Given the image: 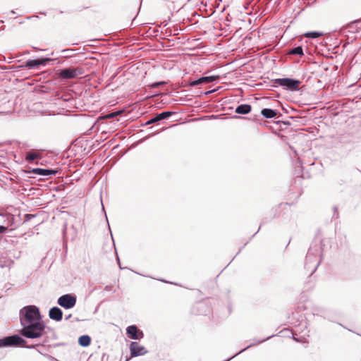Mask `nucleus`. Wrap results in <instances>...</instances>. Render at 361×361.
<instances>
[{
    "label": "nucleus",
    "instance_id": "cd10ccee",
    "mask_svg": "<svg viewBox=\"0 0 361 361\" xmlns=\"http://www.w3.org/2000/svg\"><path fill=\"white\" fill-rule=\"evenodd\" d=\"M217 90H218V89H213V90H207V91H206L204 92V94L205 95H209L210 94H212V93L215 92Z\"/></svg>",
    "mask_w": 361,
    "mask_h": 361
},
{
    "label": "nucleus",
    "instance_id": "9b49d317",
    "mask_svg": "<svg viewBox=\"0 0 361 361\" xmlns=\"http://www.w3.org/2000/svg\"><path fill=\"white\" fill-rule=\"evenodd\" d=\"M28 173H34L41 176H50L56 175L58 173V171L54 169L35 168L30 170Z\"/></svg>",
    "mask_w": 361,
    "mask_h": 361
},
{
    "label": "nucleus",
    "instance_id": "72a5a7b5",
    "mask_svg": "<svg viewBox=\"0 0 361 361\" xmlns=\"http://www.w3.org/2000/svg\"><path fill=\"white\" fill-rule=\"evenodd\" d=\"M180 29H178V28L176 27H175V28L173 30V32H179V31H180Z\"/></svg>",
    "mask_w": 361,
    "mask_h": 361
},
{
    "label": "nucleus",
    "instance_id": "dca6fc26",
    "mask_svg": "<svg viewBox=\"0 0 361 361\" xmlns=\"http://www.w3.org/2000/svg\"><path fill=\"white\" fill-rule=\"evenodd\" d=\"M78 343L82 347H87L91 343V338L88 335H82L78 338Z\"/></svg>",
    "mask_w": 361,
    "mask_h": 361
},
{
    "label": "nucleus",
    "instance_id": "2eb2a0df",
    "mask_svg": "<svg viewBox=\"0 0 361 361\" xmlns=\"http://www.w3.org/2000/svg\"><path fill=\"white\" fill-rule=\"evenodd\" d=\"M252 110L251 105L243 104L238 105L235 109V113L238 114H247Z\"/></svg>",
    "mask_w": 361,
    "mask_h": 361
},
{
    "label": "nucleus",
    "instance_id": "ddd939ff",
    "mask_svg": "<svg viewBox=\"0 0 361 361\" xmlns=\"http://www.w3.org/2000/svg\"><path fill=\"white\" fill-rule=\"evenodd\" d=\"M49 317L51 319L59 322L63 318V312L58 307H53L49 311Z\"/></svg>",
    "mask_w": 361,
    "mask_h": 361
},
{
    "label": "nucleus",
    "instance_id": "6ab92c4d",
    "mask_svg": "<svg viewBox=\"0 0 361 361\" xmlns=\"http://www.w3.org/2000/svg\"><path fill=\"white\" fill-rule=\"evenodd\" d=\"M39 156V154L32 151H29L26 153L25 159L28 163H32L35 159L38 158Z\"/></svg>",
    "mask_w": 361,
    "mask_h": 361
},
{
    "label": "nucleus",
    "instance_id": "4be33fe9",
    "mask_svg": "<svg viewBox=\"0 0 361 361\" xmlns=\"http://www.w3.org/2000/svg\"><path fill=\"white\" fill-rule=\"evenodd\" d=\"M219 78V75L203 76L202 77V80L203 83H209L214 82V80Z\"/></svg>",
    "mask_w": 361,
    "mask_h": 361
},
{
    "label": "nucleus",
    "instance_id": "4c0bfd02",
    "mask_svg": "<svg viewBox=\"0 0 361 361\" xmlns=\"http://www.w3.org/2000/svg\"><path fill=\"white\" fill-rule=\"evenodd\" d=\"M0 217L1 218H4L5 217V215L2 214H0Z\"/></svg>",
    "mask_w": 361,
    "mask_h": 361
},
{
    "label": "nucleus",
    "instance_id": "412c9836",
    "mask_svg": "<svg viewBox=\"0 0 361 361\" xmlns=\"http://www.w3.org/2000/svg\"><path fill=\"white\" fill-rule=\"evenodd\" d=\"M123 111H124L123 110L116 111L107 114L102 116L101 118H104V119L113 118L116 116L121 115Z\"/></svg>",
    "mask_w": 361,
    "mask_h": 361
},
{
    "label": "nucleus",
    "instance_id": "393cba45",
    "mask_svg": "<svg viewBox=\"0 0 361 361\" xmlns=\"http://www.w3.org/2000/svg\"><path fill=\"white\" fill-rule=\"evenodd\" d=\"M166 35H167V36H175V35H178V32H173V30L171 29V28H167L166 30V32H165Z\"/></svg>",
    "mask_w": 361,
    "mask_h": 361
},
{
    "label": "nucleus",
    "instance_id": "f8f14e48",
    "mask_svg": "<svg viewBox=\"0 0 361 361\" xmlns=\"http://www.w3.org/2000/svg\"><path fill=\"white\" fill-rule=\"evenodd\" d=\"M173 114H174V112H173V111H163V112H161L160 114H158L155 116L152 117L149 120H148L145 123V125L147 126V125H150V124H152V123H157V122H158L159 121H161V120H164V119H166V118H169V116H171Z\"/></svg>",
    "mask_w": 361,
    "mask_h": 361
},
{
    "label": "nucleus",
    "instance_id": "ea45409f",
    "mask_svg": "<svg viewBox=\"0 0 361 361\" xmlns=\"http://www.w3.org/2000/svg\"><path fill=\"white\" fill-rule=\"evenodd\" d=\"M126 361H128V359H126Z\"/></svg>",
    "mask_w": 361,
    "mask_h": 361
},
{
    "label": "nucleus",
    "instance_id": "f3484780",
    "mask_svg": "<svg viewBox=\"0 0 361 361\" xmlns=\"http://www.w3.org/2000/svg\"><path fill=\"white\" fill-rule=\"evenodd\" d=\"M262 115L267 118H272L276 116V111L274 109L264 108L261 111Z\"/></svg>",
    "mask_w": 361,
    "mask_h": 361
},
{
    "label": "nucleus",
    "instance_id": "423d86ee",
    "mask_svg": "<svg viewBox=\"0 0 361 361\" xmlns=\"http://www.w3.org/2000/svg\"><path fill=\"white\" fill-rule=\"evenodd\" d=\"M84 74V69L82 67L68 68L61 70L59 76L63 79H73Z\"/></svg>",
    "mask_w": 361,
    "mask_h": 361
},
{
    "label": "nucleus",
    "instance_id": "bb28decb",
    "mask_svg": "<svg viewBox=\"0 0 361 361\" xmlns=\"http://www.w3.org/2000/svg\"><path fill=\"white\" fill-rule=\"evenodd\" d=\"M35 216V215H34V214H27L25 216V220L26 221H28L31 220L32 218H34Z\"/></svg>",
    "mask_w": 361,
    "mask_h": 361
},
{
    "label": "nucleus",
    "instance_id": "b1692460",
    "mask_svg": "<svg viewBox=\"0 0 361 361\" xmlns=\"http://www.w3.org/2000/svg\"><path fill=\"white\" fill-rule=\"evenodd\" d=\"M166 82L165 81H161V82H154L152 83V85H150V87L152 88H155V87H157L160 85H166Z\"/></svg>",
    "mask_w": 361,
    "mask_h": 361
},
{
    "label": "nucleus",
    "instance_id": "58836bf2",
    "mask_svg": "<svg viewBox=\"0 0 361 361\" xmlns=\"http://www.w3.org/2000/svg\"><path fill=\"white\" fill-rule=\"evenodd\" d=\"M68 51V49L63 50V52Z\"/></svg>",
    "mask_w": 361,
    "mask_h": 361
},
{
    "label": "nucleus",
    "instance_id": "473e14b6",
    "mask_svg": "<svg viewBox=\"0 0 361 361\" xmlns=\"http://www.w3.org/2000/svg\"><path fill=\"white\" fill-rule=\"evenodd\" d=\"M167 24H168V23H167V22H166V20H164V21L161 22V25H163V26H164V27H165V26H166V25H167Z\"/></svg>",
    "mask_w": 361,
    "mask_h": 361
},
{
    "label": "nucleus",
    "instance_id": "9d476101",
    "mask_svg": "<svg viewBox=\"0 0 361 361\" xmlns=\"http://www.w3.org/2000/svg\"><path fill=\"white\" fill-rule=\"evenodd\" d=\"M126 334L133 340H137L144 337V334L136 326L131 325L127 327Z\"/></svg>",
    "mask_w": 361,
    "mask_h": 361
},
{
    "label": "nucleus",
    "instance_id": "2f4dec72",
    "mask_svg": "<svg viewBox=\"0 0 361 361\" xmlns=\"http://www.w3.org/2000/svg\"><path fill=\"white\" fill-rule=\"evenodd\" d=\"M271 337H272V336H268L267 338H264V339H262V340H261V341H257V343H262V342H264V341H265L268 340V339H269V338H270Z\"/></svg>",
    "mask_w": 361,
    "mask_h": 361
},
{
    "label": "nucleus",
    "instance_id": "5701e85b",
    "mask_svg": "<svg viewBox=\"0 0 361 361\" xmlns=\"http://www.w3.org/2000/svg\"><path fill=\"white\" fill-rule=\"evenodd\" d=\"M201 84H203L202 80V77L198 79H196V80H190L188 82V85L190 87H195V86H197V85H199Z\"/></svg>",
    "mask_w": 361,
    "mask_h": 361
},
{
    "label": "nucleus",
    "instance_id": "a211bd4d",
    "mask_svg": "<svg viewBox=\"0 0 361 361\" xmlns=\"http://www.w3.org/2000/svg\"><path fill=\"white\" fill-rule=\"evenodd\" d=\"M288 54L302 56L304 55L302 47L301 46L294 47L288 51Z\"/></svg>",
    "mask_w": 361,
    "mask_h": 361
},
{
    "label": "nucleus",
    "instance_id": "c85d7f7f",
    "mask_svg": "<svg viewBox=\"0 0 361 361\" xmlns=\"http://www.w3.org/2000/svg\"><path fill=\"white\" fill-rule=\"evenodd\" d=\"M334 217L337 219L338 217V209L336 207H334Z\"/></svg>",
    "mask_w": 361,
    "mask_h": 361
},
{
    "label": "nucleus",
    "instance_id": "20e7f679",
    "mask_svg": "<svg viewBox=\"0 0 361 361\" xmlns=\"http://www.w3.org/2000/svg\"><path fill=\"white\" fill-rule=\"evenodd\" d=\"M270 82V87H278L281 86L284 90L289 91L298 90L300 83V80L289 78H276L271 80Z\"/></svg>",
    "mask_w": 361,
    "mask_h": 361
},
{
    "label": "nucleus",
    "instance_id": "c9c22d12",
    "mask_svg": "<svg viewBox=\"0 0 361 361\" xmlns=\"http://www.w3.org/2000/svg\"><path fill=\"white\" fill-rule=\"evenodd\" d=\"M293 339H294V340H295V341H298V342H301V341H302V340L298 339V338H295L294 336H293Z\"/></svg>",
    "mask_w": 361,
    "mask_h": 361
},
{
    "label": "nucleus",
    "instance_id": "a878e982",
    "mask_svg": "<svg viewBox=\"0 0 361 361\" xmlns=\"http://www.w3.org/2000/svg\"><path fill=\"white\" fill-rule=\"evenodd\" d=\"M254 345V343H251L249 345H247L246 348H245L244 349L241 350L239 353H236L235 355H234L233 356H232L231 357L227 359L225 361H229L230 360H231L233 357H235L236 355H239L240 353H241L242 352L245 351L246 349L249 348L250 347Z\"/></svg>",
    "mask_w": 361,
    "mask_h": 361
},
{
    "label": "nucleus",
    "instance_id": "7ed1b4c3",
    "mask_svg": "<svg viewBox=\"0 0 361 361\" xmlns=\"http://www.w3.org/2000/svg\"><path fill=\"white\" fill-rule=\"evenodd\" d=\"M20 325L40 321L39 310L35 305H28L23 307L19 313Z\"/></svg>",
    "mask_w": 361,
    "mask_h": 361
},
{
    "label": "nucleus",
    "instance_id": "c756f323",
    "mask_svg": "<svg viewBox=\"0 0 361 361\" xmlns=\"http://www.w3.org/2000/svg\"><path fill=\"white\" fill-rule=\"evenodd\" d=\"M7 230V227L4 226H0V233H4Z\"/></svg>",
    "mask_w": 361,
    "mask_h": 361
},
{
    "label": "nucleus",
    "instance_id": "f03ea898",
    "mask_svg": "<svg viewBox=\"0 0 361 361\" xmlns=\"http://www.w3.org/2000/svg\"><path fill=\"white\" fill-rule=\"evenodd\" d=\"M20 334L27 338H38L44 333L45 324L43 322L38 321L21 326Z\"/></svg>",
    "mask_w": 361,
    "mask_h": 361
},
{
    "label": "nucleus",
    "instance_id": "e433bc0d",
    "mask_svg": "<svg viewBox=\"0 0 361 361\" xmlns=\"http://www.w3.org/2000/svg\"><path fill=\"white\" fill-rule=\"evenodd\" d=\"M71 317V314H69L68 316H67V317H66V320H67V319H68Z\"/></svg>",
    "mask_w": 361,
    "mask_h": 361
},
{
    "label": "nucleus",
    "instance_id": "1a4fd4ad",
    "mask_svg": "<svg viewBox=\"0 0 361 361\" xmlns=\"http://www.w3.org/2000/svg\"><path fill=\"white\" fill-rule=\"evenodd\" d=\"M51 61L49 58H41L37 59H28L24 65L20 66L21 68H37L39 66H45L47 62Z\"/></svg>",
    "mask_w": 361,
    "mask_h": 361
},
{
    "label": "nucleus",
    "instance_id": "39448f33",
    "mask_svg": "<svg viewBox=\"0 0 361 361\" xmlns=\"http://www.w3.org/2000/svg\"><path fill=\"white\" fill-rule=\"evenodd\" d=\"M4 342L6 347L7 346H18L20 345L26 348H34L35 345H26V341L18 335H13L4 337Z\"/></svg>",
    "mask_w": 361,
    "mask_h": 361
},
{
    "label": "nucleus",
    "instance_id": "0eeeda50",
    "mask_svg": "<svg viewBox=\"0 0 361 361\" xmlns=\"http://www.w3.org/2000/svg\"><path fill=\"white\" fill-rule=\"evenodd\" d=\"M57 303L66 310L73 307L76 304V297L71 294H65L58 298Z\"/></svg>",
    "mask_w": 361,
    "mask_h": 361
},
{
    "label": "nucleus",
    "instance_id": "aec40b11",
    "mask_svg": "<svg viewBox=\"0 0 361 361\" xmlns=\"http://www.w3.org/2000/svg\"><path fill=\"white\" fill-rule=\"evenodd\" d=\"M323 35L322 32H317V31H313V32H307L304 34V36L307 38H312V39H317L321 36Z\"/></svg>",
    "mask_w": 361,
    "mask_h": 361
},
{
    "label": "nucleus",
    "instance_id": "f704fd0d",
    "mask_svg": "<svg viewBox=\"0 0 361 361\" xmlns=\"http://www.w3.org/2000/svg\"><path fill=\"white\" fill-rule=\"evenodd\" d=\"M32 48H33L34 49H35V50H37V51H44V49H38V48H37V47H32Z\"/></svg>",
    "mask_w": 361,
    "mask_h": 361
},
{
    "label": "nucleus",
    "instance_id": "6e6552de",
    "mask_svg": "<svg viewBox=\"0 0 361 361\" xmlns=\"http://www.w3.org/2000/svg\"><path fill=\"white\" fill-rule=\"evenodd\" d=\"M130 350L131 357H137L140 355H144L147 353L146 348L140 345L139 343L135 341H132L130 344Z\"/></svg>",
    "mask_w": 361,
    "mask_h": 361
},
{
    "label": "nucleus",
    "instance_id": "4468645a",
    "mask_svg": "<svg viewBox=\"0 0 361 361\" xmlns=\"http://www.w3.org/2000/svg\"><path fill=\"white\" fill-rule=\"evenodd\" d=\"M347 29L350 32L360 33L361 32V19L355 20L349 23Z\"/></svg>",
    "mask_w": 361,
    "mask_h": 361
},
{
    "label": "nucleus",
    "instance_id": "f257e3e1",
    "mask_svg": "<svg viewBox=\"0 0 361 361\" xmlns=\"http://www.w3.org/2000/svg\"><path fill=\"white\" fill-rule=\"evenodd\" d=\"M321 247L319 244H312L307 252L305 268L310 271V275H312L317 267H319L321 262Z\"/></svg>",
    "mask_w": 361,
    "mask_h": 361
},
{
    "label": "nucleus",
    "instance_id": "7c9ffc66",
    "mask_svg": "<svg viewBox=\"0 0 361 361\" xmlns=\"http://www.w3.org/2000/svg\"><path fill=\"white\" fill-rule=\"evenodd\" d=\"M0 347H6L4 338L0 339Z\"/></svg>",
    "mask_w": 361,
    "mask_h": 361
}]
</instances>
